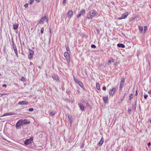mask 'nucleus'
<instances>
[{
	"label": "nucleus",
	"instance_id": "obj_1",
	"mask_svg": "<svg viewBox=\"0 0 151 151\" xmlns=\"http://www.w3.org/2000/svg\"><path fill=\"white\" fill-rule=\"evenodd\" d=\"M97 13H96L93 10H91L88 13L86 16V19H90L97 16Z\"/></svg>",
	"mask_w": 151,
	"mask_h": 151
},
{
	"label": "nucleus",
	"instance_id": "obj_2",
	"mask_svg": "<svg viewBox=\"0 0 151 151\" xmlns=\"http://www.w3.org/2000/svg\"><path fill=\"white\" fill-rule=\"evenodd\" d=\"M64 56L66 58L68 63L69 64L70 61V58L69 53L67 52H65L64 53Z\"/></svg>",
	"mask_w": 151,
	"mask_h": 151
},
{
	"label": "nucleus",
	"instance_id": "obj_3",
	"mask_svg": "<svg viewBox=\"0 0 151 151\" xmlns=\"http://www.w3.org/2000/svg\"><path fill=\"white\" fill-rule=\"evenodd\" d=\"M33 137H31L29 139H26L24 141V144L26 145L31 144L33 141Z\"/></svg>",
	"mask_w": 151,
	"mask_h": 151
},
{
	"label": "nucleus",
	"instance_id": "obj_4",
	"mask_svg": "<svg viewBox=\"0 0 151 151\" xmlns=\"http://www.w3.org/2000/svg\"><path fill=\"white\" fill-rule=\"evenodd\" d=\"M45 19L46 20V22H48V17H46V15L45 16H44L38 22V24H43L44 21Z\"/></svg>",
	"mask_w": 151,
	"mask_h": 151
},
{
	"label": "nucleus",
	"instance_id": "obj_5",
	"mask_svg": "<svg viewBox=\"0 0 151 151\" xmlns=\"http://www.w3.org/2000/svg\"><path fill=\"white\" fill-rule=\"evenodd\" d=\"M85 10L83 9H82L77 15V18H78L81 16H84L85 14Z\"/></svg>",
	"mask_w": 151,
	"mask_h": 151
},
{
	"label": "nucleus",
	"instance_id": "obj_6",
	"mask_svg": "<svg viewBox=\"0 0 151 151\" xmlns=\"http://www.w3.org/2000/svg\"><path fill=\"white\" fill-rule=\"evenodd\" d=\"M21 121L22 119H19L16 123L15 127L17 129H20L21 128V126H22Z\"/></svg>",
	"mask_w": 151,
	"mask_h": 151
},
{
	"label": "nucleus",
	"instance_id": "obj_7",
	"mask_svg": "<svg viewBox=\"0 0 151 151\" xmlns=\"http://www.w3.org/2000/svg\"><path fill=\"white\" fill-rule=\"evenodd\" d=\"M125 82V79L124 77H122L121 81L120 82V86L119 87V89H122L124 87V84Z\"/></svg>",
	"mask_w": 151,
	"mask_h": 151
},
{
	"label": "nucleus",
	"instance_id": "obj_8",
	"mask_svg": "<svg viewBox=\"0 0 151 151\" xmlns=\"http://www.w3.org/2000/svg\"><path fill=\"white\" fill-rule=\"evenodd\" d=\"M34 51L31 50L30 49H29V55L28 56V58L29 59H31L32 58V57L34 54Z\"/></svg>",
	"mask_w": 151,
	"mask_h": 151
},
{
	"label": "nucleus",
	"instance_id": "obj_9",
	"mask_svg": "<svg viewBox=\"0 0 151 151\" xmlns=\"http://www.w3.org/2000/svg\"><path fill=\"white\" fill-rule=\"evenodd\" d=\"M128 14V12H126L122 14L121 17L119 18V19L120 20L125 19L127 17Z\"/></svg>",
	"mask_w": 151,
	"mask_h": 151
},
{
	"label": "nucleus",
	"instance_id": "obj_10",
	"mask_svg": "<svg viewBox=\"0 0 151 151\" xmlns=\"http://www.w3.org/2000/svg\"><path fill=\"white\" fill-rule=\"evenodd\" d=\"M22 120L21 122L22 125L23 124H29L30 123V122L27 119H21Z\"/></svg>",
	"mask_w": 151,
	"mask_h": 151
},
{
	"label": "nucleus",
	"instance_id": "obj_11",
	"mask_svg": "<svg viewBox=\"0 0 151 151\" xmlns=\"http://www.w3.org/2000/svg\"><path fill=\"white\" fill-rule=\"evenodd\" d=\"M52 78L54 80L56 81L57 82L60 81L59 77L56 74H54L52 76Z\"/></svg>",
	"mask_w": 151,
	"mask_h": 151
},
{
	"label": "nucleus",
	"instance_id": "obj_12",
	"mask_svg": "<svg viewBox=\"0 0 151 151\" xmlns=\"http://www.w3.org/2000/svg\"><path fill=\"white\" fill-rule=\"evenodd\" d=\"M28 103L27 101H23L18 102V104L20 105H27Z\"/></svg>",
	"mask_w": 151,
	"mask_h": 151
},
{
	"label": "nucleus",
	"instance_id": "obj_13",
	"mask_svg": "<svg viewBox=\"0 0 151 151\" xmlns=\"http://www.w3.org/2000/svg\"><path fill=\"white\" fill-rule=\"evenodd\" d=\"M67 15L68 17L69 18H71V17L73 15V11L71 10H69L68 13Z\"/></svg>",
	"mask_w": 151,
	"mask_h": 151
},
{
	"label": "nucleus",
	"instance_id": "obj_14",
	"mask_svg": "<svg viewBox=\"0 0 151 151\" xmlns=\"http://www.w3.org/2000/svg\"><path fill=\"white\" fill-rule=\"evenodd\" d=\"M116 88L115 87H113L112 89L109 91V93L110 95H113L115 92Z\"/></svg>",
	"mask_w": 151,
	"mask_h": 151
},
{
	"label": "nucleus",
	"instance_id": "obj_15",
	"mask_svg": "<svg viewBox=\"0 0 151 151\" xmlns=\"http://www.w3.org/2000/svg\"><path fill=\"white\" fill-rule=\"evenodd\" d=\"M68 116L69 119V121L70 123V125H71L73 123V118L71 116L70 114H68Z\"/></svg>",
	"mask_w": 151,
	"mask_h": 151
},
{
	"label": "nucleus",
	"instance_id": "obj_16",
	"mask_svg": "<svg viewBox=\"0 0 151 151\" xmlns=\"http://www.w3.org/2000/svg\"><path fill=\"white\" fill-rule=\"evenodd\" d=\"M15 114V113H14L13 112L7 113H6L4 114V115H2L1 116H5L12 115H14Z\"/></svg>",
	"mask_w": 151,
	"mask_h": 151
},
{
	"label": "nucleus",
	"instance_id": "obj_17",
	"mask_svg": "<svg viewBox=\"0 0 151 151\" xmlns=\"http://www.w3.org/2000/svg\"><path fill=\"white\" fill-rule=\"evenodd\" d=\"M12 46L14 50L15 53L16 54L17 57H18V52L16 45Z\"/></svg>",
	"mask_w": 151,
	"mask_h": 151
},
{
	"label": "nucleus",
	"instance_id": "obj_18",
	"mask_svg": "<svg viewBox=\"0 0 151 151\" xmlns=\"http://www.w3.org/2000/svg\"><path fill=\"white\" fill-rule=\"evenodd\" d=\"M104 139L103 138V137H102L101 140L99 142L98 144V145L99 146H101L102 145L104 142Z\"/></svg>",
	"mask_w": 151,
	"mask_h": 151
},
{
	"label": "nucleus",
	"instance_id": "obj_19",
	"mask_svg": "<svg viewBox=\"0 0 151 151\" xmlns=\"http://www.w3.org/2000/svg\"><path fill=\"white\" fill-rule=\"evenodd\" d=\"M78 105L79 106V107L81 109L82 111H83L84 110V106H83L82 104L81 103H79L78 104Z\"/></svg>",
	"mask_w": 151,
	"mask_h": 151
},
{
	"label": "nucleus",
	"instance_id": "obj_20",
	"mask_svg": "<svg viewBox=\"0 0 151 151\" xmlns=\"http://www.w3.org/2000/svg\"><path fill=\"white\" fill-rule=\"evenodd\" d=\"M117 46L119 47L124 48L125 47V45L123 44L122 43H119L117 44Z\"/></svg>",
	"mask_w": 151,
	"mask_h": 151
},
{
	"label": "nucleus",
	"instance_id": "obj_21",
	"mask_svg": "<svg viewBox=\"0 0 151 151\" xmlns=\"http://www.w3.org/2000/svg\"><path fill=\"white\" fill-rule=\"evenodd\" d=\"M82 88H83L84 87V86L83 85V84L82 81H78L77 83Z\"/></svg>",
	"mask_w": 151,
	"mask_h": 151
},
{
	"label": "nucleus",
	"instance_id": "obj_22",
	"mask_svg": "<svg viewBox=\"0 0 151 151\" xmlns=\"http://www.w3.org/2000/svg\"><path fill=\"white\" fill-rule=\"evenodd\" d=\"M103 99L105 103H107V101L108 100V96L105 97L104 96H103Z\"/></svg>",
	"mask_w": 151,
	"mask_h": 151
},
{
	"label": "nucleus",
	"instance_id": "obj_23",
	"mask_svg": "<svg viewBox=\"0 0 151 151\" xmlns=\"http://www.w3.org/2000/svg\"><path fill=\"white\" fill-rule=\"evenodd\" d=\"M18 24L16 23L14 24L13 25L14 29H17L18 27Z\"/></svg>",
	"mask_w": 151,
	"mask_h": 151
},
{
	"label": "nucleus",
	"instance_id": "obj_24",
	"mask_svg": "<svg viewBox=\"0 0 151 151\" xmlns=\"http://www.w3.org/2000/svg\"><path fill=\"white\" fill-rule=\"evenodd\" d=\"M55 112H54L53 111L49 113V115L51 116H55Z\"/></svg>",
	"mask_w": 151,
	"mask_h": 151
},
{
	"label": "nucleus",
	"instance_id": "obj_25",
	"mask_svg": "<svg viewBox=\"0 0 151 151\" xmlns=\"http://www.w3.org/2000/svg\"><path fill=\"white\" fill-rule=\"evenodd\" d=\"M139 30L141 33L143 30V28L142 26H139Z\"/></svg>",
	"mask_w": 151,
	"mask_h": 151
},
{
	"label": "nucleus",
	"instance_id": "obj_26",
	"mask_svg": "<svg viewBox=\"0 0 151 151\" xmlns=\"http://www.w3.org/2000/svg\"><path fill=\"white\" fill-rule=\"evenodd\" d=\"M113 62H114V60H113V59L112 58L111 59V60L108 61V65H109V64H111V63H112Z\"/></svg>",
	"mask_w": 151,
	"mask_h": 151
},
{
	"label": "nucleus",
	"instance_id": "obj_27",
	"mask_svg": "<svg viewBox=\"0 0 151 151\" xmlns=\"http://www.w3.org/2000/svg\"><path fill=\"white\" fill-rule=\"evenodd\" d=\"M133 97V94L131 93L129 95V100L130 101H131Z\"/></svg>",
	"mask_w": 151,
	"mask_h": 151
},
{
	"label": "nucleus",
	"instance_id": "obj_28",
	"mask_svg": "<svg viewBox=\"0 0 151 151\" xmlns=\"http://www.w3.org/2000/svg\"><path fill=\"white\" fill-rule=\"evenodd\" d=\"M96 87L97 88L98 90L100 89V86L99 83H96Z\"/></svg>",
	"mask_w": 151,
	"mask_h": 151
},
{
	"label": "nucleus",
	"instance_id": "obj_29",
	"mask_svg": "<svg viewBox=\"0 0 151 151\" xmlns=\"http://www.w3.org/2000/svg\"><path fill=\"white\" fill-rule=\"evenodd\" d=\"M71 91L70 90L68 89L66 90V93L68 94H70L71 93Z\"/></svg>",
	"mask_w": 151,
	"mask_h": 151
},
{
	"label": "nucleus",
	"instance_id": "obj_30",
	"mask_svg": "<svg viewBox=\"0 0 151 151\" xmlns=\"http://www.w3.org/2000/svg\"><path fill=\"white\" fill-rule=\"evenodd\" d=\"M73 79L75 81V82L77 83V82L78 81L77 80V79L76 78V77L74 76H73Z\"/></svg>",
	"mask_w": 151,
	"mask_h": 151
},
{
	"label": "nucleus",
	"instance_id": "obj_31",
	"mask_svg": "<svg viewBox=\"0 0 151 151\" xmlns=\"http://www.w3.org/2000/svg\"><path fill=\"white\" fill-rule=\"evenodd\" d=\"M11 42H12V46H13L14 45H15L14 43V40H13V39L12 37L11 39Z\"/></svg>",
	"mask_w": 151,
	"mask_h": 151
},
{
	"label": "nucleus",
	"instance_id": "obj_32",
	"mask_svg": "<svg viewBox=\"0 0 151 151\" xmlns=\"http://www.w3.org/2000/svg\"><path fill=\"white\" fill-rule=\"evenodd\" d=\"M44 30V28L43 27H42L40 30V32L41 34H42L43 33Z\"/></svg>",
	"mask_w": 151,
	"mask_h": 151
},
{
	"label": "nucleus",
	"instance_id": "obj_33",
	"mask_svg": "<svg viewBox=\"0 0 151 151\" xmlns=\"http://www.w3.org/2000/svg\"><path fill=\"white\" fill-rule=\"evenodd\" d=\"M147 29V27L146 26H145L144 27V32L145 33L146 32Z\"/></svg>",
	"mask_w": 151,
	"mask_h": 151
},
{
	"label": "nucleus",
	"instance_id": "obj_34",
	"mask_svg": "<svg viewBox=\"0 0 151 151\" xmlns=\"http://www.w3.org/2000/svg\"><path fill=\"white\" fill-rule=\"evenodd\" d=\"M96 46L92 44L91 45V47L92 48H96Z\"/></svg>",
	"mask_w": 151,
	"mask_h": 151
},
{
	"label": "nucleus",
	"instance_id": "obj_35",
	"mask_svg": "<svg viewBox=\"0 0 151 151\" xmlns=\"http://www.w3.org/2000/svg\"><path fill=\"white\" fill-rule=\"evenodd\" d=\"M34 110V109L33 108H30L28 110L29 111L32 112Z\"/></svg>",
	"mask_w": 151,
	"mask_h": 151
},
{
	"label": "nucleus",
	"instance_id": "obj_36",
	"mask_svg": "<svg viewBox=\"0 0 151 151\" xmlns=\"http://www.w3.org/2000/svg\"><path fill=\"white\" fill-rule=\"evenodd\" d=\"M20 80L22 81H25V79L23 77H22L21 78Z\"/></svg>",
	"mask_w": 151,
	"mask_h": 151
},
{
	"label": "nucleus",
	"instance_id": "obj_37",
	"mask_svg": "<svg viewBox=\"0 0 151 151\" xmlns=\"http://www.w3.org/2000/svg\"><path fill=\"white\" fill-rule=\"evenodd\" d=\"M30 1L29 2L30 4H32L34 1V0H30Z\"/></svg>",
	"mask_w": 151,
	"mask_h": 151
},
{
	"label": "nucleus",
	"instance_id": "obj_38",
	"mask_svg": "<svg viewBox=\"0 0 151 151\" xmlns=\"http://www.w3.org/2000/svg\"><path fill=\"white\" fill-rule=\"evenodd\" d=\"M28 3H26L24 5V6L25 7V8H27L28 7Z\"/></svg>",
	"mask_w": 151,
	"mask_h": 151
},
{
	"label": "nucleus",
	"instance_id": "obj_39",
	"mask_svg": "<svg viewBox=\"0 0 151 151\" xmlns=\"http://www.w3.org/2000/svg\"><path fill=\"white\" fill-rule=\"evenodd\" d=\"M66 50L68 51H70V48H69V47L68 46V47H66Z\"/></svg>",
	"mask_w": 151,
	"mask_h": 151
},
{
	"label": "nucleus",
	"instance_id": "obj_40",
	"mask_svg": "<svg viewBox=\"0 0 151 151\" xmlns=\"http://www.w3.org/2000/svg\"><path fill=\"white\" fill-rule=\"evenodd\" d=\"M148 96V95H147V94H145V95L144 96V98L145 99H146L147 98Z\"/></svg>",
	"mask_w": 151,
	"mask_h": 151
},
{
	"label": "nucleus",
	"instance_id": "obj_41",
	"mask_svg": "<svg viewBox=\"0 0 151 151\" xmlns=\"http://www.w3.org/2000/svg\"><path fill=\"white\" fill-rule=\"evenodd\" d=\"M131 111H132L130 109H128V112L129 113V114H131Z\"/></svg>",
	"mask_w": 151,
	"mask_h": 151
},
{
	"label": "nucleus",
	"instance_id": "obj_42",
	"mask_svg": "<svg viewBox=\"0 0 151 151\" xmlns=\"http://www.w3.org/2000/svg\"><path fill=\"white\" fill-rule=\"evenodd\" d=\"M136 104H137V103H136V102L134 105V109L135 110H136Z\"/></svg>",
	"mask_w": 151,
	"mask_h": 151
},
{
	"label": "nucleus",
	"instance_id": "obj_43",
	"mask_svg": "<svg viewBox=\"0 0 151 151\" xmlns=\"http://www.w3.org/2000/svg\"><path fill=\"white\" fill-rule=\"evenodd\" d=\"M106 87L105 86H104L102 88V89L104 90H106Z\"/></svg>",
	"mask_w": 151,
	"mask_h": 151
},
{
	"label": "nucleus",
	"instance_id": "obj_44",
	"mask_svg": "<svg viewBox=\"0 0 151 151\" xmlns=\"http://www.w3.org/2000/svg\"><path fill=\"white\" fill-rule=\"evenodd\" d=\"M86 105L87 106H90L89 104H88V102H86Z\"/></svg>",
	"mask_w": 151,
	"mask_h": 151
},
{
	"label": "nucleus",
	"instance_id": "obj_45",
	"mask_svg": "<svg viewBox=\"0 0 151 151\" xmlns=\"http://www.w3.org/2000/svg\"><path fill=\"white\" fill-rule=\"evenodd\" d=\"M148 93H149V94H150L151 95V90L149 91L148 92Z\"/></svg>",
	"mask_w": 151,
	"mask_h": 151
},
{
	"label": "nucleus",
	"instance_id": "obj_46",
	"mask_svg": "<svg viewBox=\"0 0 151 151\" xmlns=\"http://www.w3.org/2000/svg\"><path fill=\"white\" fill-rule=\"evenodd\" d=\"M2 86L3 87H6V84H4L2 85Z\"/></svg>",
	"mask_w": 151,
	"mask_h": 151
},
{
	"label": "nucleus",
	"instance_id": "obj_47",
	"mask_svg": "<svg viewBox=\"0 0 151 151\" xmlns=\"http://www.w3.org/2000/svg\"><path fill=\"white\" fill-rule=\"evenodd\" d=\"M49 32L51 34V30L50 28H49Z\"/></svg>",
	"mask_w": 151,
	"mask_h": 151
},
{
	"label": "nucleus",
	"instance_id": "obj_48",
	"mask_svg": "<svg viewBox=\"0 0 151 151\" xmlns=\"http://www.w3.org/2000/svg\"><path fill=\"white\" fill-rule=\"evenodd\" d=\"M147 145L148 146H150L151 145V143H150V142L148 143Z\"/></svg>",
	"mask_w": 151,
	"mask_h": 151
},
{
	"label": "nucleus",
	"instance_id": "obj_49",
	"mask_svg": "<svg viewBox=\"0 0 151 151\" xmlns=\"http://www.w3.org/2000/svg\"><path fill=\"white\" fill-rule=\"evenodd\" d=\"M66 3V0H63V4H65Z\"/></svg>",
	"mask_w": 151,
	"mask_h": 151
},
{
	"label": "nucleus",
	"instance_id": "obj_50",
	"mask_svg": "<svg viewBox=\"0 0 151 151\" xmlns=\"http://www.w3.org/2000/svg\"><path fill=\"white\" fill-rule=\"evenodd\" d=\"M6 94H7L6 93H4V94L1 93V96H3V95H6Z\"/></svg>",
	"mask_w": 151,
	"mask_h": 151
},
{
	"label": "nucleus",
	"instance_id": "obj_51",
	"mask_svg": "<svg viewBox=\"0 0 151 151\" xmlns=\"http://www.w3.org/2000/svg\"><path fill=\"white\" fill-rule=\"evenodd\" d=\"M138 95L137 92V90L136 91V93H135V95L137 96Z\"/></svg>",
	"mask_w": 151,
	"mask_h": 151
},
{
	"label": "nucleus",
	"instance_id": "obj_52",
	"mask_svg": "<svg viewBox=\"0 0 151 151\" xmlns=\"http://www.w3.org/2000/svg\"><path fill=\"white\" fill-rule=\"evenodd\" d=\"M37 2H40V0H35Z\"/></svg>",
	"mask_w": 151,
	"mask_h": 151
},
{
	"label": "nucleus",
	"instance_id": "obj_53",
	"mask_svg": "<svg viewBox=\"0 0 151 151\" xmlns=\"http://www.w3.org/2000/svg\"><path fill=\"white\" fill-rule=\"evenodd\" d=\"M33 65V63L32 62H30V65Z\"/></svg>",
	"mask_w": 151,
	"mask_h": 151
},
{
	"label": "nucleus",
	"instance_id": "obj_54",
	"mask_svg": "<svg viewBox=\"0 0 151 151\" xmlns=\"http://www.w3.org/2000/svg\"><path fill=\"white\" fill-rule=\"evenodd\" d=\"M77 91L79 93H80V91L79 89H77Z\"/></svg>",
	"mask_w": 151,
	"mask_h": 151
},
{
	"label": "nucleus",
	"instance_id": "obj_55",
	"mask_svg": "<svg viewBox=\"0 0 151 151\" xmlns=\"http://www.w3.org/2000/svg\"><path fill=\"white\" fill-rule=\"evenodd\" d=\"M150 122L151 123V119L150 120Z\"/></svg>",
	"mask_w": 151,
	"mask_h": 151
},
{
	"label": "nucleus",
	"instance_id": "obj_56",
	"mask_svg": "<svg viewBox=\"0 0 151 151\" xmlns=\"http://www.w3.org/2000/svg\"><path fill=\"white\" fill-rule=\"evenodd\" d=\"M38 68L40 69L41 68V67L40 66H39Z\"/></svg>",
	"mask_w": 151,
	"mask_h": 151
},
{
	"label": "nucleus",
	"instance_id": "obj_57",
	"mask_svg": "<svg viewBox=\"0 0 151 151\" xmlns=\"http://www.w3.org/2000/svg\"><path fill=\"white\" fill-rule=\"evenodd\" d=\"M0 76H2V75H1V74L0 73Z\"/></svg>",
	"mask_w": 151,
	"mask_h": 151
},
{
	"label": "nucleus",
	"instance_id": "obj_58",
	"mask_svg": "<svg viewBox=\"0 0 151 151\" xmlns=\"http://www.w3.org/2000/svg\"><path fill=\"white\" fill-rule=\"evenodd\" d=\"M82 88L83 89L86 90L85 89V88H84V87L83 88Z\"/></svg>",
	"mask_w": 151,
	"mask_h": 151
},
{
	"label": "nucleus",
	"instance_id": "obj_59",
	"mask_svg": "<svg viewBox=\"0 0 151 151\" xmlns=\"http://www.w3.org/2000/svg\"><path fill=\"white\" fill-rule=\"evenodd\" d=\"M81 148H82V146H81Z\"/></svg>",
	"mask_w": 151,
	"mask_h": 151
},
{
	"label": "nucleus",
	"instance_id": "obj_60",
	"mask_svg": "<svg viewBox=\"0 0 151 151\" xmlns=\"http://www.w3.org/2000/svg\"><path fill=\"white\" fill-rule=\"evenodd\" d=\"M1 78L0 77V79Z\"/></svg>",
	"mask_w": 151,
	"mask_h": 151
},
{
	"label": "nucleus",
	"instance_id": "obj_61",
	"mask_svg": "<svg viewBox=\"0 0 151 151\" xmlns=\"http://www.w3.org/2000/svg\"><path fill=\"white\" fill-rule=\"evenodd\" d=\"M150 96V97H151V95Z\"/></svg>",
	"mask_w": 151,
	"mask_h": 151
}]
</instances>
